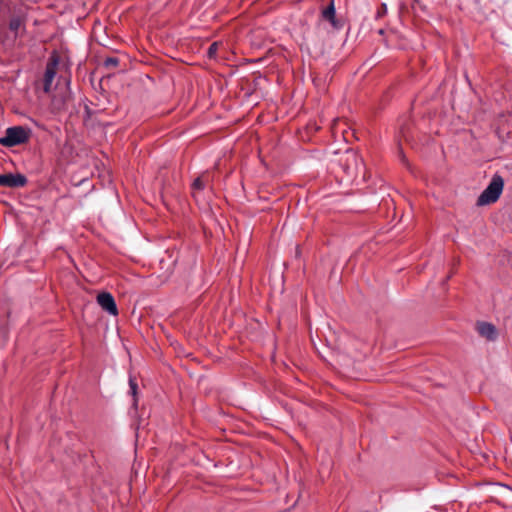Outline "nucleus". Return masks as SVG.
<instances>
[{"label": "nucleus", "mask_w": 512, "mask_h": 512, "mask_svg": "<svg viewBox=\"0 0 512 512\" xmlns=\"http://www.w3.org/2000/svg\"><path fill=\"white\" fill-rule=\"evenodd\" d=\"M31 136V130L24 126L9 127L5 135L0 137V145L4 147H14L28 142Z\"/></svg>", "instance_id": "1"}, {"label": "nucleus", "mask_w": 512, "mask_h": 512, "mask_svg": "<svg viewBox=\"0 0 512 512\" xmlns=\"http://www.w3.org/2000/svg\"><path fill=\"white\" fill-rule=\"evenodd\" d=\"M504 181L501 176H494L487 188L480 194L477 204L480 206L496 202L503 190Z\"/></svg>", "instance_id": "2"}, {"label": "nucleus", "mask_w": 512, "mask_h": 512, "mask_svg": "<svg viewBox=\"0 0 512 512\" xmlns=\"http://www.w3.org/2000/svg\"><path fill=\"white\" fill-rule=\"evenodd\" d=\"M58 63H59V58L57 55L54 54L51 56V58L49 59L47 65H46L45 74H44V87H43V89L46 93L50 92V90H51V85H52V82H53L56 72H57Z\"/></svg>", "instance_id": "3"}, {"label": "nucleus", "mask_w": 512, "mask_h": 512, "mask_svg": "<svg viewBox=\"0 0 512 512\" xmlns=\"http://www.w3.org/2000/svg\"><path fill=\"white\" fill-rule=\"evenodd\" d=\"M27 183V179L22 174H2L0 175V186L16 188L23 187Z\"/></svg>", "instance_id": "4"}, {"label": "nucleus", "mask_w": 512, "mask_h": 512, "mask_svg": "<svg viewBox=\"0 0 512 512\" xmlns=\"http://www.w3.org/2000/svg\"><path fill=\"white\" fill-rule=\"evenodd\" d=\"M97 303L110 315L116 316L118 309L113 296L108 292H102L97 296Z\"/></svg>", "instance_id": "5"}, {"label": "nucleus", "mask_w": 512, "mask_h": 512, "mask_svg": "<svg viewBox=\"0 0 512 512\" xmlns=\"http://www.w3.org/2000/svg\"><path fill=\"white\" fill-rule=\"evenodd\" d=\"M477 331L479 334L488 340H494L497 336V331L494 325L482 322L477 325Z\"/></svg>", "instance_id": "6"}, {"label": "nucleus", "mask_w": 512, "mask_h": 512, "mask_svg": "<svg viewBox=\"0 0 512 512\" xmlns=\"http://www.w3.org/2000/svg\"><path fill=\"white\" fill-rule=\"evenodd\" d=\"M209 174L204 173L200 177L196 178L192 184L193 191L202 190L209 183Z\"/></svg>", "instance_id": "7"}, {"label": "nucleus", "mask_w": 512, "mask_h": 512, "mask_svg": "<svg viewBox=\"0 0 512 512\" xmlns=\"http://www.w3.org/2000/svg\"><path fill=\"white\" fill-rule=\"evenodd\" d=\"M322 17L332 24H335V8L333 3L322 11Z\"/></svg>", "instance_id": "8"}, {"label": "nucleus", "mask_w": 512, "mask_h": 512, "mask_svg": "<svg viewBox=\"0 0 512 512\" xmlns=\"http://www.w3.org/2000/svg\"><path fill=\"white\" fill-rule=\"evenodd\" d=\"M23 18L21 16H14L11 18L10 22H9V29L16 33L18 32V30L20 29V27L23 25Z\"/></svg>", "instance_id": "9"}, {"label": "nucleus", "mask_w": 512, "mask_h": 512, "mask_svg": "<svg viewBox=\"0 0 512 512\" xmlns=\"http://www.w3.org/2000/svg\"><path fill=\"white\" fill-rule=\"evenodd\" d=\"M119 64V60L118 58H115V57H110V58H107L105 59L104 61V65L105 67L107 68H110V67H117Z\"/></svg>", "instance_id": "10"}, {"label": "nucleus", "mask_w": 512, "mask_h": 512, "mask_svg": "<svg viewBox=\"0 0 512 512\" xmlns=\"http://www.w3.org/2000/svg\"><path fill=\"white\" fill-rule=\"evenodd\" d=\"M129 386H130L131 394L133 396H135L136 392H137V383H136L135 379L132 377H130V379H129Z\"/></svg>", "instance_id": "11"}, {"label": "nucleus", "mask_w": 512, "mask_h": 512, "mask_svg": "<svg viewBox=\"0 0 512 512\" xmlns=\"http://www.w3.org/2000/svg\"><path fill=\"white\" fill-rule=\"evenodd\" d=\"M218 49V44L216 42L212 43L208 49L209 57H214Z\"/></svg>", "instance_id": "12"}, {"label": "nucleus", "mask_w": 512, "mask_h": 512, "mask_svg": "<svg viewBox=\"0 0 512 512\" xmlns=\"http://www.w3.org/2000/svg\"><path fill=\"white\" fill-rule=\"evenodd\" d=\"M386 11V6L383 5V9H381V12H385Z\"/></svg>", "instance_id": "13"}, {"label": "nucleus", "mask_w": 512, "mask_h": 512, "mask_svg": "<svg viewBox=\"0 0 512 512\" xmlns=\"http://www.w3.org/2000/svg\"><path fill=\"white\" fill-rule=\"evenodd\" d=\"M386 11V6L383 5V9H381V12H385Z\"/></svg>", "instance_id": "14"}]
</instances>
